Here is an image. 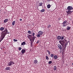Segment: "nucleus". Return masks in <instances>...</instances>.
Returning <instances> with one entry per match:
<instances>
[{
	"instance_id": "obj_1",
	"label": "nucleus",
	"mask_w": 73,
	"mask_h": 73,
	"mask_svg": "<svg viewBox=\"0 0 73 73\" xmlns=\"http://www.w3.org/2000/svg\"><path fill=\"white\" fill-rule=\"evenodd\" d=\"M66 10H68V11H66V12L67 13V14H70V15H72V13L73 12V11H71L72 10H73V7L70 6H68Z\"/></svg>"
},
{
	"instance_id": "obj_2",
	"label": "nucleus",
	"mask_w": 73,
	"mask_h": 73,
	"mask_svg": "<svg viewBox=\"0 0 73 73\" xmlns=\"http://www.w3.org/2000/svg\"><path fill=\"white\" fill-rule=\"evenodd\" d=\"M59 42L60 44L61 45L63 48H64V49H66V40H64L62 42H60L59 41Z\"/></svg>"
},
{
	"instance_id": "obj_3",
	"label": "nucleus",
	"mask_w": 73,
	"mask_h": 73,
	"mask_svg": "<svg viewBox=\"0 0 73 73\" xmlns=\"http://www.w3.org/2000/svg\"><path fill=\"white\" fill-rule=\"evenodd\" d=\"M8 33V30L6 28L5 30L3 31L2 32V36H5V35H6V34H7V33Z\"/></svg>"
},
{
	"instance_id": "obj_4",
	"label": "nucleus",
	"mask_w": 73,
	"mask_h": 73,
	"mask_svg": "<svg viewBox=\"0 0 73 73\" xmlns=\"http://www.w3.org/2000/svg\"><path fill=\"white\" fill-rule=\"evenodd\" d=\"M14 64H15V62L13 61H10V62L8 63L7 66H10L12 65H14Z\"/></svg>"
},
{
	"instance_id": "obj_5",
	"label": "nucleus",
	"mask_w": 73,
	"mask_h": 73,
	"mask_svg": "<svg viewBox=\"0 0 73 73\" xmlns=\"http://www.w3.org/2000/svg\"><path fill=\"white\" fill-rule=\"evenodd\" d=\"M58 46V49H60V50H62V46L60 44H58L57 45Z\"/></svg>"
},
{
	"instance_id": "obj_6",
	"label": "nucleus",
	"mask_w": 73,
	"mask_h": 73,
	"mask_svg": "<svg viewBox=\"0 0 73 73\" xmlns=\"http://www.w3.org/2000/svg\"><path fill=\"white\" fill-rule=\"evenodd\" d=\"M21 53H22L23 54H24V53H25V50L24 49H22L21 50Z\"/></svg>"
},
{
	"instance_id": "obj_7",
	"label": "nucleus",
	"mask_w": 73,
	"mask_h": 73,
	"mask_svg": "<svg viewBox=\"0 0 73 73\" xmlns=\"http://www.w3.org/2000/svg\"><path fill=\"white\" fill-rule=\"evenodd\" d=\"M8 19H6L4 20L3 23H6L8 22Z\"/></svg>"
},
{
	"instance_id": "obj_8",
	"label": "nucleus",
	"mask_w": 73,
	"mask_h": 73,
	"mask_svg": "<svg viewBox=\"0 0 73 73\" xmlns=\"http://www.w3.org/2000/svg\"><path fill=\"white\" fill-rule=\"evenodd\" d=\"M42 33H43L42 31H39L38 32V34H39L40 35H41L42 34Z\"/></svg>"
},
{
	"instance_id": "obj_9",
	"label": "nucleus",
	"mask_w": 73,
	"mask_h": 73,
	"mask_svg": "<svg viewBox=\"0 0 73 73\" xmlns=\"http://www.w3.org/2000/svg\"><path fill=\"white\" fill-rule=\"evenodd\" d=\"M4 37H5V36H4L2 35V36H1V37L0 38V40H3L4 39Z\"/></svg>"
},
{
	"instance_id": "obj_10",
	"label": "nucleus",
	"mask_w": 73,
	"mask_h": 73,
	"mask_svg": "<svg viewBox=\"0 0 73 73\" xmlns=\"http://www.w3.org/2000/svg\"><path fill=\"white\" fill-rule=\"evenodd\" d=\"M57 38L58 40H61V37L60 36H58L57 37Z\"/></svg>"
},
{
	"instance_id": "obj_11",
	"label": "nucleus",
	"mask_w": 73,
	"mask_h": 73,
	"mask_svg": "<svg viewBox=\"0 0 73 73\" xmlns=\"http://www.w3.org/2000/svg\"><path fill=\"white\" fill-rule=\"evenodd\" d=\"M10 69H11V68L10 67H6L5 68V70H9Z\"/></svg>"
},
{
	"instance_id": "obj_12",
	"label": "nucleus",
	"mask_w": 73,
	"mask_h": 73,
	"mask_svg": "<svg viewBox=\"0 0 73 73\" xmlns=\"http://www.w3.org/2000/svg\"><path fill=\"white\" fill-rule=\"evenodd\" d=\"M67 25H68V24H67V23L63 24V27H66V26H67Z\"/></svg>"
},
{
	"instance_id": "obj_13",
	"label": "nucleus",
	"mask_w": 73,
	"mask_h": 73,
	"mask_svg": "<svg viewBox=\"0 0 73 73\" xmlns=\"http://www.w3.org/2000/svg\"><path fill=\"white\" fill-rule=\"evenodd\" d=\"M4 28L3 27H1L0 29V30L1 31H4Z\"/></svg>"
},
{
	"instance_id": "obj_14",
	"label": "nucleus",
	"mask_w": 73,
	"mask_h": 73,
	"mask_svg": "<svg viewBox=\"0 0 73 73\" xmlns=\"http://www.w3.org/2000/svg\"><path fill=\"white\" fill-rule=\"evenodd\" d=\"M51 7V6L50 4H48L47 5V8H48V9H49V8H50Z\"/></svg>"
},
{
	"instance_id": "obj_15",
	"label": "nucleus",
	"mask_w": 73,
	"mask_h": 73,
	"mask_svg": "<svg viewBox=\"0 0 73 73\" xmlns=\"http://www.w3.org/2000/svg\"><path fill=\"white\" fill-rule=\"evenodd\" d=\"M42 3L40 2L39 4V5L38 6V7H40V6H42Z\"/></svg>"
},
{
	"instance_id": "obj_16",
	"label": "nucleus",
	"mask_w": 73,
	"mask_h": 73,
	"mask_svg": "<svg viewBox=\"0 0 73 73\" xmlns=\"http://www.w3.org/2000/svg\"><path fill=\"white\" fill-rule=\"evenodd\" d=\"M35 40V37H33L32 38V40L33 42H34Z\"/></svg>"
},
{
	"instance_id": "obj_17",
	"label": "nucleus",
	"mask_w": 73,
	"mask_h": 73,
	"mask_svg": "<svg viewBox=\"0 0 73 73\" xmlns=\"http://www.w3.org/2000/svg\"><path fill=\"white\" fill-rule=\"evenodd\" d=\"M37 60H34V63L35 64H36L37 63Z\"/></svg>"
},
{
	"instance_id": "obj_18",
	"label": "nucleus",
	"mask_w": 73,
	"mask_h": 73,
	"mask_svg": "<svg viewBox=\"0 0 73 73\" xmlns=\"http://www.w3.org/2000/svg\"><path fill=\"white\" fill-rule=\"evenodd\" d=\"M70 28H71L70 27H67L66 29L68 31H69V30H70Z\"/></svg>"
},
{
	"instance_id": "obj_19",
	"label": "nucleus",
	"mask_w": 73,
	"mask_h": 73,
	"mask_svg": "<svg viewBox=\"0 0 73 73\" xmlns=\"http://www.w3.org/2000/svg\"><path fill=\"white\" fill-rule=\"evenodd\" d=\"M39 34H37L36 35V36L37 37H38V38H39V37H41V36Z\"/></svg>"
},
{
	"instance_id": "obj_20",
	"label": "nucleus",
	"mask_w": 73,
	"mask_h": 73,
	"mask_svg": "<svg viewBox=\"0 0 73 73\" xmlns=\"http://www.w3.org/2000/svg\"><path fill=\"white\" fill-rule=\"evenodd\" d=\"M25 42H23V43H22L21 44V45H25Z\"/></svg>"
},
{
	"instance_id": "obj_21",
	"label": "nucleus",
	"mask_w": 73,
	"mask_h": 73,
	"mask_svg": "<svg viewBox=\"0 0 73 73\" xmlns=\"http://www.w3.org/2000/svg\"><path fill=\"white\" fill-rule=\"evenodd\" d=\"M54 57L55 59H57L58 58V56H57V55H55L54 56Z\"/></svg>"
},
{
	"instance_id": "obj_22",
	"label": "nucleus",
	"mask_w": 73,
	"mask_h": 73,
	"mask_svg": "<svg viewBox=\"0 0 73 73\" xmlns=\"http://www.w3.org/2000/svg\"><path fill=\"white\" fill-rule=\"evenodd\" d=\"M67 22H68V21L67 20H65L63 23H62V24H66V23Z\"/></svg>"
},
{
	"instance_id": "obj_23",
	"label": "nucleus",
	"mask_w": 73,
	"mask_h": 73,
	"mask_svg": "<svg viewBox=\"0 0 73 73\" xmlns=\"http://www.w3.org/2000/svg\"><path fill=\"white\" fill-rule=\"evenodd\" d=\"M15 21H14L12 22V25H15Z\"/></svg>"
},
{
	"instance_id": "obj_24",
	"label": "nucleus",
	"mask_w": 73,
	"mask_h": 73,
	"mask_svg": "<svg viewBox=\"0 0 73 73\" xmlns=\"http://www.w3.org/2000/svg\"><path fill=\"white\" fill-rule=\"evenodd\" d=\"M33 42L31 41V46L32 47L33 46Z\"/></svg>"
},
{
	"instance_id": "obj_25",
	"label": "nucleus",
	"mask_w": 73,
	"mask_h": 73,
	"mask_svg": "<svg viewBox=\"0 0 73 73\" xmlns=\"http://www.w3.org/2000/svg\"><path fill=\"white\" fill-rule=\"evenodd\" d=\"M50 56L51 57H54V54L51 53Z\"/></svg>"
},
{
	"instance_id": "obj_26",
	"label": "nucleus",
	"mask_w": 73,
	"mask_h": 73,
	"mask_svg": "<svg viewBox=\"0 0 73 73\" xmlns=\"http://www.w3.org/2000/svg\"><path fill=\"white\" fill-rule=\"evenodd\" d=\"M40 12H45V10L44 9H42L40 11Z\"/></svg>"
},
{
	"instance_id": "obj_27",
	"label": "nucleus",
	"mask_w": 73,
	"mask_h": 73,
	"mask_svg": "<svg viewBox=\"0 0 73 73\" xmlns=\"http://www.w3.org/2000/svg\"><path fill=\"white\" fill-rule=\"evenodd\" d=\"M56 69H57V67H56V66H55L54 67V70H56Z\"/></svg>"
},
{
	"instance_id": "obj_28",
	"label": "nucleus",
	"mask_w": 73,
	"mask_h": 73,
	"mask_svg": "<svg viewBox=\"0 0 73 73\" xmlns=\"http://www.w3.org/2000/svg\"><path fill=\"white\" fill-rule=\"evenodd\" d=\"M28 33L29 34H32V32L30 31H28Z\"/></svg>"
},
{
	"instance_id": "obj_29",
	"label": "nucleus",
	"mask_w": 73,
	"mask_h": 73,
	"mask_svg": "<svg viewBox=\"0 0 73 73\" xmlns=\"http://www.w3.org/2000/svg\"><path fill=\"white\" fill-rule=\"evenodd\" d=\"M46 52H48L49 55H50V51H49V50H46Z\"/></svg>"
},
{
	"instance_id": "obj_30",
	"label": "nucleus",
	"mask_w": 73,
	"mask_h": 73,
	"mask_svg": "<svg viewBox=\"0 0 73 73\" xmlns=\"http://www.w3.org/2000/svg\"><path fill=\"white\" fill-rule=\"evenodd\" d=\"M50 27H51V26H50V25H48V26H47V28H50Z\"/></svg>"
},
{
	"instance_id": "obj_31",
	"label": "nucleus",
	"mask_w": 73,
	"mask_h": 73,
	"mask_svg": "<svg viewBox=\"0 0 73 73\" xmlns=\"http://www.w3.org/2000/svg\"><path fill=\"white\" fill-rule=\"evenodd\" d=\"M46 60H49V57H48V56H46Z\"/></svg>"
},
{
	"instance_id": "obj_32",
	"label": "nucleus",
	"mask_w": 73,
	"mask_h": 73,
	"mask_svg": "<svg viewBox=\"0 0 73 73\" xmlns=\"http://www.w3.org/2000/svg\"><path fill=\"white\" fill-rule=\"evenodd\" d=\"M52 62L51 61H49L48 62V64H52Z\"/></svg>"
},
{
	"instance_id": "obj_33",
	"label": "nucleus",
	"mask_w": 73,
	"mask_h": 73,
	"mask_svg": "<svg viewBox=\"0 0 73 73\" xmlns=\"http://www.w3.org/2000/svg\"><path fill=\"white\" fill-rule=\"evenodd\" d=\"M22 49V48L21 47H20L19 48V50H21V49Z\"/></svg>"
},
{
	"instance_id": "obj_34",
	"label": "nucleus",
	"mask_w": 73,
	"mask_h": 73,
	"mask_svg": "<svg viewBox=\"0 0 73 73\" xmlns=\"http://www.w3.org/2000/svg\"><path fill=\"white\" fill-rule=\"evenodd\" d=\"M13 41H16V42H17V40L15 39H13Z\"/></svg>"
},
{
	"instance_id": "obj_35",
	"label": "nucleus",
	"mask_w": 73,
	"mask_h": 73,
	"mask_svg": "<svg viewBox=\"0 0 73 73\" xmlns=\"http://www.w3.org/2000/svg\"><path fill=\"white\" fill-rule=\"evenodd\" d=\"M64 38V36H62V37H61V40H63V39Z\"/></svg>"
},
{
	"instance_id": "obj_36",
	"label": "nucleus",
	"mask_w": 73,
	"mask_h": 73,
	"mask_svg": "<svg viewBox=\"0 0 73 73\" xmlns=\"http://www.w3.org/2000/svg\"><path fill=\"white\" fill-rule=\"evenodd\" d=\"M40 42V41L39 40H38L36 42V44H38V43H39Z\"/></svg>"
},
{
	"instance_id": "obj_37",
	"label": "nucleus",
	"mask_w": 73,
	"mask_h": 73,
	"mask_svg": "<svg viewBox=\"0 0 73 73\" xmlns=\"http://www.w3.org/2000/svg\"><path fill=\"white\" fill-rule=\"evenodd\" d=\"M35 33H33V37H35Z\"/></svg>"
},
{
	"instance_id": "obj_38",
	"label": "nucleus",
	"mask_w": 73,
	"mask_h": 73,
	"mask_svg": "<svg viewBox=\"0 0 73 73\" xmlns=\"http://www.w3.org/2000/svg\"><path fill=\"white\" fill-rule=\"evenodd\" d=\"M19 20H20V21H22V19H20Z\"/></svg>"
},
{
	"instance_id": "obj_39",
	"label": "nucleus",
	"mask_w": 73,
	"mask_h": 73,
	"mask_svg": "<svg viewBox=\"0 0 73 73\" xmlns=\"http://www.w3.org/2000/svg\"><path fill=\"white\" fill-rule=\"evenodd\" d=\"M27 37H28V38H29V36H27Z\"/></svg>"
},
{
	"instance_id": "obj_40",
	"label": "nucleus",
	"mask_w": 73,
	"mask_h": 73,
	"mask_svg": "<svg viewBox=\"0 0 73 73\" xmlns=\"http://www.w3.org/2000/svg\"><path fill=\"white\" fill-rule=\"evenodd\" d=\"M29 37H31L32 36H31V35H29Z\"/></svg>"
},
{
	"instance_id": "obj_41",
	"label": "nucleus",
	"mask_w": 73,
	"mask_h": 73,
	"mask_svg": "<svg viewBox=\"0 0 73 73\" xmlns=\"http://www.w3.org/2000/svg\"><path fill=\"white\" fill-rule=\"evenodd\" d=\"M50 0H47V1H50Z\"/></svg>"
},
{
	"instance_id": "obj_42",
	"label": "nucleus",
	"mask_w": 73,
	"mask_h": 73,
	"mask_svg": "<svg viewBox=\"0 0 73 73\" xmlns=\"http://www.w3.org/2000/svg\"><path fill=\"white\" fill-rule=\"evenodd\" d=\"M33 30H32V33H33Z\"/></svg>"
},
{
	"instance_id": "obj_43",
	"label": "nucleus",
	"mask_w": 73,
	"mask_h": 73,
	"mask_svg": "<svg viewBox=\"0 0 73 73\" xmlns=\"http://www.w3.org/2000/svg\"><path fill=\"white\" fill-rule=\"evenodd\" d=\"M1 41H2V40H1V39L0 40V41H1Z\"/></svg>"
},
{
	"instance_id": "obj_44",
	"label": "nucleus",
	"mask_w": 73,
	"mask_h": 73,
	"mask_svg": "<svg viewBox=\"0 0 73 73\" xmlns=\"http://www.w3.org/2000/svg\"><path fill=\"white\" fill-rule=\"evenodd\" d=\"M30 40L31 41H31H32V40Z\"/></svg>"
},
{
	"instance_id": "obj_45",
	"label": "nucleus",
	"mask_w": 73,
	"mask_h": 73,
	"mask_svg": "<svg viewBox=\"0 0 73 73\" xmlns=\"http://www.w3.org/2000/svg\"><path fill=\"white\" fill-rule=\"evenodd\" d=\"M7 33V34H8V33Z\"/></svg>"
},
{
	"instance_id": "obj_46",
	"label": "nucleus",
	"mask_w": 73,
	"mask_h": 73,
	"mask_svg": "<svg viewBox=\"0 0 73 73\" xmlns=\"http://www.w3.org/2000/svg\"><path fill=\"white\" fill-rule=\"evenodd\" d=\"M1 10L0 9V12H1Z\"/></svg>"
},
{
	"instance_id": "obj_47",
	"label": "nucleus",
	"mask_w": 73,
	"mask_h": 73,
	"mask_svg": "<svg viewBox=\"0 0 73 73\" xmlns=\"http://www.w3.org/2000/svg\"><path fill=\"white\" fill-rule=\"evenodd\" d=\"M1 42L0 41V43Z\"/></svg>"
}]
</instances>
